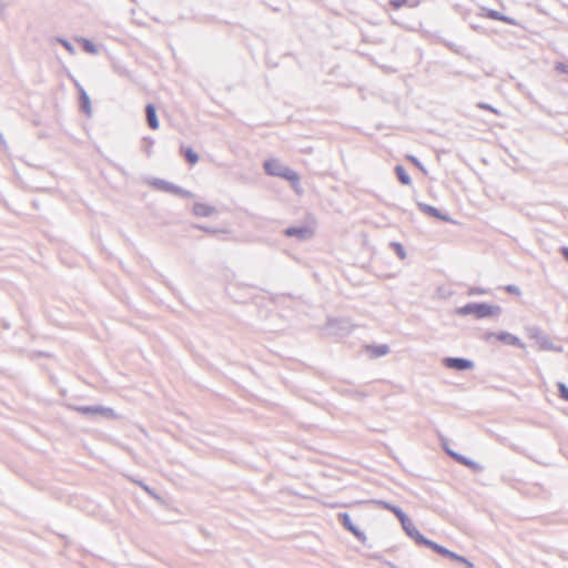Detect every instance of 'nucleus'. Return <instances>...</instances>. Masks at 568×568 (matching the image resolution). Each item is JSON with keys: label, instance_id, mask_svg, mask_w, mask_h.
<instances>
[{"label": "nucleus", "instance_id": "nucleus-1", "mask_svg": "<svg viewBox=\"0 0 568 568\" xmlns=\"http://www.w3.org/2000/svg\"><path fill=\"white\" fill-rule=\"evenodd\" d=\"M265 173L270 176L281 178L290 182L292 189L297 193L301 191L300 174L277 159H267L263 163Z\"/></svg>", "mask_w": 568, "mask_h": 568}, {"label": "nucleus", "instance_id": "nucleus-2", "mask_svg": "<svg viewBox=\"0 0 568 568\" xmlns=\"http://www.w3.org/2000/svg\"><path fill=\"white\" fill-rule=\"evenodd\" d=\"M351 317L327 316L326 322L321 326L322 335L336 339L347 337L356 328Z\"/></svg>", "mask_w": 568, "mask_h": 568}, {"label": "nucleus", "instance_id": "nucleus-3", "mask_svg": "<svg viewBox=\"0 0 568 568\" xmlns=\"http://www.w3.org/2000/svg\"><path fill=\"white\" fill-rule=\"evenodd\" d=\"M458 315H474L476 318H486L499 316L501 314V307L498 305H490L484 302L480 303H468L456 310Z\"/></svg>", "mask_w": 568, "mask_h": 568}, {"label": "nucleus", "instance_id": "nucleus-4", "mask_svg": "<svg viewBox=\"0 0 568 568\" xmlns=\"http://www.w3.org/2000/svg\"><path fill=\"white\" fill-rule=\"evenodd\" d=\"M525 332L527 337L537 345L540 352H562L561 346L555 345L551 338L539 326H527Z\"/></svg>", "mask_w": 568, "mask_h": 568}, {"label": "nucleus", "instance_id": "nucleus-5", "mask_svg": "<svg viewBox=\"0 0 568 568\" xmlns=\"http://www.w3.org/2000/svg\"><path fill=\"white\" fill-rule=\"evenodd\" d=\"M153 189L166 193H171L174 195H178L183 199H191L193 197V193L191 191L184 190L179 185H175L169 181L162 180V179H153L149 183Z\"/></svg>", "mask_w": 568, "mask_h": 568}, {"label": "nucleus", "instance_id": "nucleus-6", "mask_svg": "<svg viewBox=\"0 0 568 568\" xmlns=\"http://www.w3.org/2000/svg\"><path fill=\"white\" fill-rule=\"evenodd\" d=\"M74 409L83 415L101 416V417L108 418V419L115 418V416H116L115 412L112 408L104 407L101 405L77 406Z\"/></svg>", "mask_w": 568, "mask_h": 568}, {"label": "nucleus", "instance_id": "nucleus-7", "mask_svg": "<svg viewBox=\"0 0 568 568\" xmlns=\"http://www.w3.org/2000/svg\"><path fill=\"white\" fill-rule=\"evenodd\" d=\"M485 341L487 342H491V341H498V342H501L504 344H508V345H516L520 348H525V344L520 342V339L508 333V332H499V333H486L485 334Z\"/></svg>", "mask_w": 568, "mask_h": 568}, {"label": "nucleus", "instance_id": "nucleus-8", "mask_svg": "<svg viewBox=\"0 0 568 568\" xmlns=\"http://www.w3.org/2000/svg\"><path fill=\"white\" fill-rule=\"evenodd\" d=\"M283 233L286 237H296L298 241H306L315 235V230L308 225L290 226L285 229Z\"/></svg>", "mask_w": 568, "mask_h": 568}, {"label": "nucleus", "instance_id": "nucleus-9", "mask_svg": "<svg viewBox=\"0 0 568 568\" xmlns=\"http://www.w3.org/2000/svg\"><path fill=\"white\" fill-rule=\"evenodd\" d=\"M404 531L407 534V536L409 538H412L417 545L419 546H425L426 542L428 541V539L426 537H424L419 530L415 527L414 523L412 521L410 518H405L402 523H400Z\"/></svg>", "mask_w": 568, "mask_h": 568}, {"label": "nucleus", "instance_id": "nucleus-10", "mask_svg": "<svg viewBox=\"0 0 568 568\" xmlns=\"http://www.w3.org/2000/svg\"><path fill=\"white\" fill-rule=\"evenodd\" d=\"M443 364L446 368L465 371L474 367V363L466 357H444Z\"/></svg>", "mask_w": 568, "mask_h": 568}, {"label": "nucleus", "instance_id": "nucleus-11", "mask_svg": "<svg viewBox=\"0 0 568 568\" xmlns=\"http://www.w3.org/2000/svg\"><path fill=\"white\" fill-rule=\"evenodd\" d=\"M338 521L341 525L348 531H351L357 539L362 540L365 538L364 532H362L357 526H355L351 519V516L347 513H339L337 515Z\"/></svg>", "mask_w": 568, "mask_h": 568}, {"label": "nucleus", "instance_id": "nucleus-12", "mask_svg": "<svg viewBox=\"0 0 568 568\" xmlns=\"http://www.w3.org/2000/svg\"><path fill=\"white\" fill-rule=\"evenodd\" d=\"M418 209L423 213H425V214H427V215H429L432 217H435V219H437L439 221H444V222H449L450 221V219H449V216L447 214L442 213L440 210H438L437 207H435L433 205H429V204H426V203H418Z\"/></svg>", "mask_w": 568, "mask_h": 568}, {"label": "nucleus", "instance_id": "nucleus-13", "mask_svg": "<svg viewBox=\"0 0 568 568\" xmlns=\"http://www.w3.org/2000/svg\"><path fill=\"white\" fill-rule=\"evenodd\" d=\"M483 17L489 18L497 21H503L510 26H516V21L514 18H510L508 16L503 14L501 12L494 10V9H487L483 8Z\"/></svg>", "mask_w": 568, "mask_h": 568}, {"label": "nucleus", "instance_id": "nucleus-14", "mask_svg": "<svg viewBox=\"0 0 568 568\" xmlns=\"http://www.w3.org/2000/svg\"><path fill=\"white\" fill-rule=\"evenodd\" d=\"M75 87L78 89V92H79V100H80V109L82 112L85 113L87 116H91V102H90V98L87 93V91L83 89V87L75 82Z\"/></svg>", "mask_w": 568, "mask_h": 568}, {"label": "nucleus", "instance_id": "nucleus-15", "mask_svg": "<svg viewBox=\"0 0 568 568\" xmlns=\"http://www.w3.org/2000/svg\"><path fill=\"white\" fill-rule=\"evenodd\" d=\"M192 212L195 216L206 217V216H211L212 214H214L216 212V209L206 203L195 202L193 204Z\"/></svg>", "mask_w": 568, "mask_h": 568}, {"label": "nucleus", "instance_id": "nucleus-16", "mask_svg": "<svg viewBox=\"0 0 568 568\" xmlns=\"http://www.w3.org/2000/svg\"><path fill=\"white\" fill-rule=\"evenodd\" d=\"M145 116H146V122L149 124V126L152 129V130H158L159 126H160V122H159V119H158V115H156V108L153 103H148L146 106H145Z\"/></svg>", "mask_w": 568, "mask_h": 568}, {"label": "nucleus", "instance_id": "nucleus-17", "mask_svg": "<svg viewBox=\"0 0 568 568\" xmlns=\"http://www.w3.org/2000/svg\"><path fill=\"white\" fill-rule=\"evenodd\" d=\"M180 153L184 156L185 161L192 165L199 162V154L191 148L181 145Z\"/></svg>", "mask_w": 568, "mask_h": 568}, {"label": "nucleus", "instance_id": "nucleus-18", "mask_svg": "<svg viewBox=\"0 0 568 568\" xmlns=\"http://www.w3.org/2000/svg\"><path fill=\"white\" fill-rule=\"evenodd\" d=\"M454 460H456L457 463H459L464 466H467L468 468H470L475 471L483 470V466H480L478 463L469 459L468 457H466L464 455H454Z\"/></svg>", "mask_w": 568, "mask_h": 568}, {"label": "nucleus", "instance_id": "nucleus-19", "mask_svg": "<svg viewBox=\"0 0 568 568\" xmlns=\"http://www.w3.org/2000/svg\"><path fill=\"white\" fill-rule=\"evenodd\" d=\"M395 174L403 185L412 184V179L403 165L398 164L395 166Z\"/></svg>", "mask_w": 568, "mask_h": 568}, {"label": "nucleus", "instance_id": "nucleus-20", "mask_svg": "<svg viewBox=\"0 0 568 568\" xmlns=\"http://www.w3.org/2000/svg\"><path fill=\"white\" fill-rule=\"evenodd\" d=\"M75 41L80 43L82 49L90 54H97L99 52L98 47L87 38H77Z\"/></svg>", "mask_w": 568, "mask_h": 568}, {"label": "nucleus", "instance_id": "nucleus-21", "mask_svg": "<svg viewBox=\"0 0 568 568\" xmlns=\"http://www.w3.org/2000/svg\"><path fill=\"white\" fill-rule=\"evenodd\" d=\"M388 3L393 9L398 10L404 6L415 8L419 4V0H388Z\"/></svg>", "mask_w": 568, "mask_h": 568}, {"label": "nucleus", "instance_id": "nucleus-22", "mask_svg": "<svg viewBox=\"0 0 568 568\" xmlns=\"http://www.w3.org/2000/svg\"><path fill=\"white\" fill-rule=\"evenodd\" d=\"M381 504L386 509L390 510L397 517L399 523H402L405 518H407V515L398 506L392 505V504H389L387 501H381Z\"/></svg>", "mask_w": 568, "mask_h": 568}, {"label": "nucleus", "instance_id": "nucleus-23", "mask_svg": "<svg viewBox=\"0 0 568 568\" xmlns=\"http://www.w3.org/2000/svg\"><path fill=\"white\" fill-rule=\"evenodd\" d=\"M365 349L371 353V355H386L389 352V346L387 344H381L377 346L366 345Z\"/></svg>", "mask_w": 568, "mask_h": 568}, {"label": "nucleus", "instance_id": "nucleus-24", "mask_svg": "<svg viewBox=\"0 0 568 568\" xmlns=\"http://www.w3.org/2000/svg\"><path fill=\"white\" fill-rule=\"evenodd\" d=\"M426 547L433 549L435 552L439 554L440 556L447 557L449 555V549L436 544L435 541L428 539V541L425 545Z\"/></svg>", "mask_w": 568, "mask_h": 568}, {"label": "nucleus", "instance_id": "nucleus-25", "mask_svg": "<svg viewBox=\"0 0 568 568\" xmlns=\"http://www.w3.org/2000/svg\"><path fill=\"white\" fill-rule=\"evenodd\" d=\"M389 246L394 250V252L400 260L406 258V256H407L406 251L399 242H390Z\"/></svg>", "mask_w": 568, "mask_h": 568}, {"label": "nucleus", "instance_id": "nucleus-26", "mask_svg": "<svg viewBox=\"0 0 568 568\" xmlns=\"http://www.w3.org/2000/svg\"><path fill=\"white\" fill-rule=\"evenodd\" d=\"M406 160L409 161L413 165H415L425 175H427L426 168L423 165V163L415 155L408 154V155H406Z\"/></svg>", "mask_w": 568, "mask_h": 568}, {"label": "nucleus", "instance_id": "nucleus-27", "mask_svg": "<svg viewBox=\"0 0 568 568\" xmlns=\"http://www.w3.org/2000/svg\"><path fill=\"white\" fill-rule=\"evenodd\" d=\"M57 42L60 43L71 55L75 53L74 47L64 38H57Z\"/></svg>", "mask_w": 568, "mask_h": 568}, {"label": "nucleus", "instance_id": "nucleus-28", "mask_svg": "<svg viewBox=\"0 0 568 568\" xmlns=\"http://www.w3.org/2000/svg\"><path fill=\"white\" fill-rule=\"evenodd\" d=\"M554 70L561 74H568V64L561 61H557L554 64Z\"/></svg>", "mask_w": 568, "mask_h": 568}, {"label": "nucleus", "instance_id": "nucleus-29", "mask_svg": "<svg viewBox=\"0 0 568 568\" xmlns=\"http://www.w3.org/2000/svg\"><path fill=\"white\" fill-rule=\"evenodd\" d=\"M558 392L561 399L568 402V387L564 383H558Z\"/></svg>", "mask_w": 568, "mask_h": 568}, {"label": "nucleus", "instance_id": "nucleus-30", "mask_svg": "<svg viewBox=\"0 0 568 568\" xmlns=\"http://www.w3.org/2000/svg\"><path fill=\"white\" fill-rule=\"evenodd\" d=\"M504 290L515 296H520L521 292L520 288L514 284H508L504 287Z\"/></svg>", "mask_w": 568, "mask_h": 568}, {"label": "nucleus", "instance_id": "nucleus-31", "mask_svg": "<svg viewBox=\"0 0 568 568\" xmlns=\"http://www.w3.org/2000/svg\"><path fill=\"white\" fill-rule=\"evenodd\" d=\"M477 106H478L479 109H481V110H487V111H490V112H493V113H495V114L499 115V111H498L497 109H495L494 106H491L490 104H488V103L479 102V103L477 104Z\"/></svg>", "mask_w": 568, "mask_h": 568}, {"label": "nucleus", "instance_id": "nucleus-32", "mask_svg": "<svg viewBox=\"0 0 568 568\" xmlns=\"http://www.w3.org/2000/svg\"><path fill=\"white\" fill-rule=\"evenodd\" d=\"M486 293V290L481 287H470L468 290V295H483Z\"/></svg>", "mask_w": 568, "mask_h": 568}, {"label": "nucleus", "instance_id": "nucleus-33", "mask_svg": "<svg viewBox=\"0 0 568 568\" xmlns=\"http://www.w3.org/2000/svg\"><path fill=\"white\" fill-rule=\"evenodd\" d=\"M195 229H199L205 233H209V234H214L216 231L214 229H211L210 226H205V225H194Z\"/></svg>", "mask_w": 568, "mask_h": 568}, {"label": "nucleus", "instance_id": "nucleus-34", "mask_svg": "<svg viewBox=\"0 0 568 568\" xmlns=\"http://www.w3.org/2000/svg\"><path fill=\"white\" fill-rule=\"evenodd\" d=\"M139 485L143 488L144 491H146L150 496H153V497H156V495L154 494V491L145 484H143L142 481H139Z\"/></svg>", "mask_w": 568, "mask_h": 568}, {"label": "nucleus", "instance_id": "nucleus-35", "mask_svg": "<svg viewBox=\"0 0 568 568\" xmlns=\"http://www.w3.org/2000/svg\"><path fill=\"white\" fill-rule=\"evenodd\" d=\"M7 10V3L0 0V19L4 17Z\"/></svg>", "mask_w": 568, "mask_h": 568}, {"label": "nucleus", "instance_id": "nucleus-36", "mask_svg": "<svg viewBox=\"0 0 568 568\" xmlns=\"http://www.w3.org/2000/svg\"><path fill=\"white\" fill-rule=\"evenodd\" d=\"M459 562H462L463 565H465L467 568H473V567H474L473 562H471V561H469L467 558H465V557H463V556L460 557Z\"/></svg>", "mask_w": 568, "mask_h": 568}, {"label": "nucleus", "instance_id": "nucleus-37", "mask_svg": "<svg viewBox=\"0 0 568 568\" xmlns=\"http://www.w3.org/2000/svg\"><path fill=\"white\" fill-rule=\"evenodd\" d=\"M447 557L453 560L459 561L462 556L450 550Z\"/></svg>", "mask_w": 568, "mask_h": 568}, {"label": "nucleus", "instance_id": "nucleus-38", "mask_svg": "<svg viewBox=\"0 0 568 568\" xmlns=\"http://www.w3.org/2000/svg\"><path fill=\"white\" fill-rule=\"evenodd\" d=\"M561 254L565 257V260L568 262V247H566V246L561 247Z\"/></svg>", "mask_w": 568, "mask_h": 568}, {"label": "nucleus", "instance_id": "nucleus-39", "mask_svg": "<svg viewBox=\"0 0 568 568\" xmlns=\"http://www.w3.org/2000/svg\"><path fill=\"white\" fill-rule=\"evenodd\" d=\"M445 452L447 453V455H449L453 459H454V455H459L458 453L449 449V448H445Z\"/></svg>", "mask_w": 568, "mask_h": 568}, {"label": "nucleus", "instance_id": "nucleus-40", "mask_svg": "<svg viewBox=\"0 0 568 568\" xmlns=\"http://www.w3.org/2000/svg\"><path fill=\"white\" fill-rule=\"evenodd\" d=\"M146 153H148L149 155L151 154V145H150V146H148Z\"/></svg>", "mask_w": 568, "mask_h": 568}]
</instances>
